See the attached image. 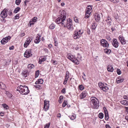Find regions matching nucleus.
Masks as SVG:
<instances>
[{
    "label": "nucleus",
    "mask_w": 128,
    "mask_h": 128,
    "mask_svg": "<svg viewBox=\"0 0 128 128\" xmlns=\"http://www.w3.org/2000/svg\"><path fill=\"white\" fill-rule=\"evenodd\" d=\"M16 90L18 91L20 93L23 95L27 94L29 92L28 87L26 86L20 85L17 88Z\"/></svg>",
    "instance_id": "f257e3e1"
},
{
    "label": "nucleus",
    "mask_w": 128,
    "mask_h": 128,
    "mask_svg": "<svg viewBox=\"0 0 128 128\" xmlns=\"http://www.w3.org/2000/svg\"><path fill=\"white\" fill-rule=\"evenodd\" d=\"M90 103L91 106L94 108H98L99 106L98 100L95 97H91L90 98Z\"/></svg>",
    "instance_id": "f03ea898"
},
{
    "label": "nucleus",
    "mask_w": 128,
    "mask_h": 128,
    "mask_svg": "<svg viewBox=\"0 0 128 128\" xmlns=\"http://www.w3.org/2000/svg\"><path fill=\"white\" fill-rule=\"evenodd\" d=\"M60 13L61 15L56 19L55 20V22L58 24L61 23L62 26H63L64 25V12L63 10H60Z\"/></svg>",
    "instance_id": "7ed1b4c3"
},
{
    "label": "nucleus",
    "mask_w": 128,
    "mask_h": 128,
    "mask_svg": "<svg viewBox=\"0 0 128 128\" xmlns=\"http://www.w3.org/2000/svg\"><path fill=\"white\" fill-rule=\"evenodd\" d=\"M65 26H66L68 29L69 30H72L74 29L72 21L70 18H68L67 20L66 26L64 25V27Z\"/></svg>",
    "instance_id": "20e7f679"
},
{
    "label": "nucleus",
    "mask_w": 128,
    "mask_h": 128,
    "mask_svg": "<svg viewBox=\"0 0 128 128\" xmlns=\"http://www.w3.org/2000/svg\"><path fill=\"white\" fill-rule=\"evenodd\" d=\"M107 84L102 83L101 82H99L98 83V86L101 90L105 92H106L109 89L108 88L107 86Z\"/></svg>",
    "instance_id": "39448f33"
},
{
    "label": "nucleus",
    "mask_w": 128,
    "mask_h": 128,
    "mask_svg": "<svg viewBox=\"0 0 128 128\" xmlns=\"http://www.w3.org/2000/svg\"><path fill=\"white\" fill-rule=\"evenodd\" d=\"M82 34V32H81V30H80L78 32L76 31L74 32L73 36L74 38L76 39L80 38Z\"/></svg>",
    "instance_id": "423d86ee"
},
{
    "label": "nucleus",
    "mask_w": 128,
    "mask_h": 128,
    "mask_svg": "<svg viewBox=\"0 0 128 128\" xmlns=\"http://www.w3.org/2000/svg\"><path fill=\"white\" fill-rule=\"evenodd\" d=\"M100 43L101 46L105 48H108L109 44L107 41L106 40L104 39H102L100 41Z\"/></svg>",
    "instance_id": "0eeeda50"
},
{
    "label": "nucleus",
    "mask_w": 128,
    "mask_h": 128,
    "mask_svg": "<svg viewBox=\"0 0 128 128\" xmlns=\"http://www.w3.org/2000/svg\"><path fill=\"white\" fill-rule=\"evenodd\" d=\"M44 105L43 110L46 111H47L49 109V101L46 100L44 101Z\"/></svg>",
    "instance_id": "6e6552de"
},
{
    "label": "nucleus",
    "mask_w": 128,
    "mask_h": 128,
    "mask_svg": "<svg viewBox=\"0 0 128 128\" xmlns=\"http://www.w3.org/2000/svg\"><path fill=\"white\" fill-rule=\"evenodd\" d=\"M8 10L5 8L1 12L0 16L1 17L4 18L7 16Z\"/></svg>",
    "instance_id": "1a4fd4ad"
},
{
    "label": "nucleus",
    "mask_w": 128,
    "mask_h": 128,
    "mask_svg": "<svg viewBox=\"0 0 128 128\" xmlns=\"http://www.w3.org/2000/svg\"><path fill=\"white\" fill-rule=\"evenodd\" d=\"M11 38V37L9 36L6 37L2 40L1 42L2 44H4L9 41Z\"/></svg>",
    "instance_id": "9d476101"
},
{
    "label": "nucleus",
    "mask_w": 128,
    "mask_h": 128,
    "mask_svg": "<svg viewBox=\"0 0 128 128\" xmlns=\"http://www.w3.org/2000/svg\"><path fill=\"white\" fill-rule=\"evenodd\" d=\"M118 39L122 44H124L126 43V40L125 39L124 37L122 36H120L118 37Z\"/></svg>",
    "instance_id": "9b49d317"
},
{
    "label": "nucleus",
    "mask_w": 128,
    "mask_h": 128,
    "mask_svg": "<svg viewBox=\"0 0 128 128\" xmlns=\"http://www.w3.org/2000/svg\"><path fill=\"white\" fill-rule=\"evenodd\" d=\"M68 58L74 63L76 64H79L78 60L75 58L74 57V56H68Z\"/></svg>",
    "instance_id": "f8f14e48"
},
{
    "label": "nucleus",
    "mask_w": 128,
    "mask_h": 128,
    "mask_svg": "<svg viewBox=\"0 0 128 128\" xmlns=\"http://www.w3.org/2000/svg\"><path fill=\"white\" fill-rule=\"evenodd\" d=\"M32 40V38L31 37H28L24 43V47L26 48L29 44L31 42Z\"/></svg>",
    "instance_id": "ddd939ff"
},
{
    "label": "nucleus",
    "mask_w": 128,
    "mask_h": 128,
    "mask_svg": "<svg viewBox=\"0 0 128 128\" xmlns=\"http://www.w3.org/2000/svg\"><path fill=\"white\" fill-rule=\"evenodd\" d=\"M113 46L115 48H117L119 46V43L116 39L114 38L113 39Z\"/></svg>",
    "instance_id": "4468645a"
},
{
    "label": "nucleus",
    "mask_w": 128,
    "mask_h": 128,
    "mask_svg": "<svg viewBox=\"0 0 128 128\" xmlns=\"http://www.w3.org/2000/svg\"><path fill=\"white\" fill-rule=\"evenodd\" d=\"M87 95V93L86 92V91H83L80 94V98L82 99L85 98Z\"/></svg>",
    "instance_id": "2eb2a0df"
},
{
    "label": "nucleus",
    "mask_w": 128,
    "mask_h": 128,
    "mask_svg": "<svg viewBox=\"0 0 128 128\" xmlns=\"http://www.w3.org/2000/svg\"><path fill=\"white\" fill-rule=\"evenodd\" d=\"M31 50H26L24 53V55L26 56H31L32 54Z\"/></svg>",
    "instance_id": "dca6fc26"
},
{
    "label": "nucleus",
    "mask_w": 128,
    "mask_h": 128,
    "mask_svg": "<svg viewBox=\"0 0 128 128\" xmlns=\"http://www.w3.org/2000/svg\"><path fill=\"white\" fill-rule=\"evenodd\" d=\"M106 22L107 23L108 26H110L111 25V20L109 17H108L105 20Z\"/></svg>",
    "instance_id": "f3484780"
},
{
    "label": "nucleus",
    "mask_w": 128,
    "mask_h": 128,
    "mask_svg": "<svg viewBox=\"0 0 128 128\" xmlns=\"http://www.w3.org/2000/svg\"><path fill=\"white\" fill-rule=\"evenodd\" d=\"M37 35L36 39L34 40V42L36 44H38L40 41V36L38 34Z\"/></svg>",
    "instance_id": "a211bd4d"
},
{
    "label": "nucleus",
    "mask_w": 128,
    "mask_h": 128,
    "mask_svg": "<svg viewBox=\"0 0 128 128\" xmlns=\"http://www.w3.org/2000/svg\"><path fill=\"white\" fill-rule=\"evenodd\" d=\"M94 18L96 22H98L100 18V14H96L94 15Z\"/></svg>",
    "instance_id": "6ab92c4d"
},
{
    "label": "nucleus",
    "mask_w": 128,
    "mask_h": 128,
    "mask_svg": "<svg viewBox=\"0 0 128 128\" xmlns=\"http://www.w3.org/2000/svg\"><path fill=\"white\" fill-rule=\"evenodd\" d=\"M69 72L68 71H67L66 72V75L65 78L64 79V84L67 82L68 80V79L69 78Z\"/></svg>",
    "instance_id": "aec40b11"
},
{
    "label": "nucleus",
    "mask_w": 128,
    "mask_h": 128,
    "mask_svg": "<svg viewBox=\"0 0 128 128\" xmlns=\"http://www.w3.org/2000/svg\"><path fill=\"white\" fill-rule=\"evenodd\" d=\"M108 71L110 72H112L114 70V68L112 66H108L107 67Z\"/></svg>",
    "instance_id": "412c9836"
},
{
    "label": "nucleus",
    "mask_w": 128,
    "mask_h": 128,
    "mask_svg": "<svg viewBox=\"0 0 128 128\" xmlns=\"http://www.w3.org/2000/svg\"><path fill=\"white\" fill-rule=\"evenodd\" d=\"M46 57L42 58V56L40 57L39 59L38 63L41 64L42 62H43L46 60Z\"/></svg>",
    "instance_id": "4be33fe9"
},
{
    "label": "nucleus",
    "mask_w": 128,
    "mask_h": 128,
    "mask_svg": "<svg viewBox=\"0 0 128 128\" xmlns=\"http://www.w3.org/2000/svg\"><path fill=\"white\" fill-rule=\"evenodd\" d=\"M120 102L122 104L126 106L128 105V101L126 100H123Z\"/></svg>",
    "instance_id": "5701e85b"
},
{
    "label": "nucleus",
    "mask_w": 128,
    "mask_h": 128,
    "mask_svg": "<svg viewBox=\"0 0 128 128\" xmlns=\"http://www.w3.org/2000/svg\"><path fill=\"white\" fill-rule=\"evenodd\" d=\"M123 80L124 79L120 77H118L116 80V82L118 84L122 82Z\"/></svg>",
    "instance_id": "b1692460"
},
{
    "label": "nucleus",
    "mask_w": 128,
    "mask_h": 128,
    "mask_svg": "<svg viewBox=\"0 0 128 128\" xmlns=\"http://www.w3.org/2000/svg\"><path fill=\"white\" fill-rule=\"evenodd\" d=\"M97 25L96 23L95 22H93L92 24L91 28L92 30H95L97 26Z\"/></svg>",
    "instance_id": "393cba45"
},
{
    "label": "nucleus",
    "mask_w": 128,
    "mask_h": 128,
    "mask_svg": "<svg viewBox=\"0 0 128 128\" xmlns=\"http://www.w3.org/2000/svg\"><path fill=\"white\" fill-rule=\"evenodd\" d=\"M6 86L5 84L2 82H0V88L2 90H5Z\"/></svg>",
    "instance_id": "a878e982"
},
{
    "label": "nucleus",
    "mask_w": 128,
    "mask_h": 128,
    "mask_svg": "<svg viewBox=\"0 0 128 128\" xmlns=\"http://www.w3.org/2000/svg\"><path fill=\"white\" fill-rule=\"evenodd\" d=\"M91 13V12H88L86 11V14L85 15V18H88L89 16L90 15Z\"/></svg>",
    "instance_id": "bb28decb"
},
{
    "label": "nucleus",
    "mask_w": 128,
    "mask_h": 128,
    "mask_svg": "<svg viewBox=\"0 0 128 128\" xmlns=\"http://www.w3.org/2000/svg\"><path fill=\"white\" fill-rule=\"evenodd\" d=\"M34 66L33 64H29L27 66L28 68L30 70L34 68Z\"/></svg>",
    "instance_id": "cd10ccee"
},
{
    "label": "nucleus",
    "mask_w": 128,
    "mask_h": 128,
    "mask_svg": "<svg viewBox=\"0 0 128 128\" xmlns=\"http://www.w3.org/2000/svg\"><path fill=\"white\" fill-rule=\"evenodd\" d=\"M70 117L71 120H74L76 118V116L75 114H72L71 116H70Z\"/></svg>",
    "instance_id": "c85d7f7f"
},
{
    "label": "nucleus",
    "mask_w": 128,
    "mask_h": 128,
    "mask_svg": "<svg viewBox=\"0 0 128 128\" xmlns=\"http://www.w3.org/2000/svg\"><path fill=\"white\" fill-rule=\"evenodd\" d=\"M92 9V6H88L87 8V10L86 11L89 12H91V10Z\"/></svg>",
    "instance_id": "c756f323"
},
{
    "label": "nucleus",
    "mask_w": 128,
    "mask_h": 128,
    "mask_svg": "<svg viewBox=\"0 0 128 128\" xmlns=\"http://www.w3.org/2000/svg\"><path fill=\"white\" fill-rule=\"evenodd\" d=\"M28 74H27V71L26 70L24 71L22 73V76L24 77H26L27 76Z\"/></svg>",
    "instance_id": "7c9ffc66"
},
{
    "label": "nucleus",
    "mask_w": 128,
    "mask_h": 128,
    "mask_svg": "<svg viewBox=\"0 0 128 128\" xmlns=\"http://www.w3.org/2000/svg\"><path fill=\"white\" fill-rule=\"evenodd\" d=\"M63 96H61L59 98L58 102L60 103H61L63 100Z\"/></svg>",
    "instance_id": "2f4dec72"
},
{
    "label": "nucleus",
    "mask_w": 128,
    "mask_h": 128,
    "mask_svg": "<svg viewBox=\"0 0 128 128\" xmlns=\"http://www.w3.org/2000/svg\"><path fill=\"white\" fill-rule=\"evenodd\" d=\"M111 52V50L109 49H104V52L108 54H109Z\"/></svg>",
    "instance_id": "473e14b6"
},
{
    "label": "nucleus",
    "mask_w": 128,
    "mask_h": 128,
    "mask_svg": "<svg viewBox=\"0 0 128 128\" xmlns=\"http://www.w3.org/2000/svg\"><path fill=\"white\" fill-rule=\"evenodd\" d=\"M3 107L6 110H7L9 108V107L8 105L6 104H2Z\"/></svg>",
    "instance_id": "72a5a7b5"
},
{
    "label": "nucleus",
    "mask_w": 128,
    "mask_h": 128,
    "mask_svg": "<svg viewBox=\"0 0 128 128\" xmlns=\"http://www.w3.org/2000/svg\"><path fill=\"white\" fill-rule=\"evenodd\" d=\"M20 8L19 7H17L16 8L14 11V12L16 13L19 12L20 10Z\"/></svg>",
    "instance_id": "f704fd0d"
},
{
    "label": "nucleus",
    "mask_w": 128,
    "mask_h": 128,
    "mask_svg": "<svg viewBox=\"0 0 128 128\" xmlns=\"http://www.w3.org/2000/svg\"><path fill=\"white\" fill-rule=\"evenodd\" d=\"M103 117L104 114L102 113H100L99 114L98 117L102 119L103 118Z\"/></svg>",
    "instance_id": "c9c22d12"
},
{
    "label": "nucleus",
    "mask_w": 128,
    "mask_h": 128,
    "mask_svg": "<svg viewBox=\"0 0 128 128\" xmlns=\"http://www.w3.org/2000/svg\"><path fill=\"white\" fill-rule=\"evenodd\" d=\"M38 81L39 83V84H42L43 82V80L42 79H40L38 80Z\"/></svg>",
    "instance_id": "e433bc0d"
},
{
    "label": "nucleus",
    "mask_w": 128,
    "mask_h": 128,
    "mask_svg": "<svg viewBox=\"0 0 128 128\" xmlns=\"http://www.w3.org/2000/svg\"><path fill=\"white\" fill-rule=\"evenodd\" d=\"M39 73L40 72L39 70H38L36 72L35 75V78H36L38 77L39 75Z\"/></svg>",
    "instance_id": "4c0bfd02"
},
{
    "label": "nucleus",
    "mask_w": 128,
    "mask_h": 128,
    "mask_svg": "<svg viewBox=\"0 0 128 128\" xmlns=\"http://www.w3.org/2000/svg\"><path fill=\"white\" fill-rule=\"evenodd\" d=\"M55 28L54 25L53 24H51L50 26V28L52 29H53Z\"/></svg>",
    "instance_id": "58836bf2"
},
{
    "label": "nucleus",
    "mask_w": 128,
    "mask_h": 128,
    "mask_svg": "<svg viewBox=\"0 0 128 128\" xmlns=\"http://www.w3.org/2000/svg\"><path fill=\"white\" fill-rule=\"evenodd\" d=\"M78 87L79 90H82L84 89V87L82 85L79 86Z\"/></svg>",
    "instance_id": "ea45409f"
},
{
    "label": "nucleus",
    "mask_w": 128,
    "mask_h": 128,
    "mask_svg": "<svg viewBox=\"0 0 128 128\" xmlns=\"http://www.w3.org/2000/svg\"><path fill=\"white\" fill-rule=\"evenodd\" d=\"M37 18L36 17H34L32 20V22L35 23L36 21Z\"/></svg>",
    "instance_id": "a19ab883"
},
{
    "label": "nucleus",
    "mask_w": 128,
    "mask_h": 128,
    "mask_svg": "<svg viewBox=\"0 0 128 128\" xmlns=\"http://www.w3.org/2000/svg\"><path fill=\"white\" fill-rule=\"evenodd\" d=\"M34 86L35 88H37L38 89H39L40 88H41L40 86V85H34Z\"/></svg>",
    "instance_id": "79ce46f5"
},
{
    "label": "nucleus",
    "mask_w": 128,
    "mask_h": 128,
    "mask_svg": "<svg viewBox=\"0 0 128 128\" xmlns=\"http://www.w3.org/2000/svg\"><path fill=\"white\" fill-rule=\"evenodd\" d=\"M21 1V0H16V1L15 3L17 5L20 4Z\"/></svg>",
    "instance_id": "37998d69"
},
{
    "label": "nucleus",
    "mask_w": 128,
    "mask_h": 128,
    "mask_svg": "<svg viewBox=\"0 0 128 128\" xmlns=\"http://www.w3.org/2000/svg\"><path fill=\"white\" fill-rule=\"evenodd\" d=\"M50 122L46 124V126H45L44 128H49L50 125Z\"/></svg>",
    "instance_id": "c03bdc74"
},
{
    "label": "nucleus",
    "mask_w": 128,
    "mask_h": 128,
    "mask_svg": "<svg viewBox=\"0 0 128 128\" xmlns=\"http://www.w3.org/2000/svg\"><path fill=\"white\" fill-rule=\"evenodd\" d=\"M116 72L117 74L118 75H120L121 73V72L120 70L118 68L117 69Z\"/></svg>",
    "instance_id": "a18cd8bd"
},
{
    "label": "nucleus",
    "mask_w": 128,
    "mask_h": 128,
    "mask_svg": "<svg viewBox=\"0 0 128 128\" xmlns=\"http://www.w3.org/2000/svg\"><path fill=\"white\" fill-rule=\"evenodd\" d=\"M51 62L54 64V65H56L57 64V62L56 61H54L53 60H51Z\"/></svg>",
    "instance_id": "49530a36"
},
{
    "label": "nucleus",
    "mask_w": 128,
    "mask_h": 128,
    "mask_svg": "<svg viewBox=\"0 0 128 128\" xmlns=\"http://www.w3.org/2000/svg\"><path fill=\"white\" fill-rule=\"evenodd\" d=\"M108 115L105 116V118L106 120H107L108 119Z\"/></svg>",
    "instance_id": "de8ad7c7"
},
{
    "label": "nucleus",
    "mask_w": 128,
    "mask_h": 128,
    "mask_svg": "<svg viewBox=\"0 0 128 128\" xmlns=\"http://www.w3.org/2000/svg\"><path fill=\"white\" fill-rule=\"evenodd\" d=\"M110 0L111 1L115 3H117L118 2V0Z\"/></svg>",
    "instance_id": "09e8293b"
},
{
    "label": "nucleus",
    "mask_w": 128,
    "mask_h": 128,
    "mask_svg": "<svg viewBox=\"0 0 128 128\" xmlns=\"http://www.w3.org/2000/svg\"><path fill=\"white\" fill-rule=\"evenodd\" d=\"M34 22H32V21H30L29 22V25H30V26H31V25H33V24H34Z\"/></svg>",
    "instance_id": "8fccbe9b"
},
{
    "label": "nucleus",
    "mask_w": 128,
    "mask_h": 128,
    "mask_svg": "<svg viewBox=\"0 0 128 128\" xmlns=\"http://www.w3.org/2000/svg\"><path fill=\"white\" fill-rule=\"evenodd\" d=\"M25 35V34L24 32L22 33L20 35V37H22Z\"/></svg>",
    "instance_id": "3c124183"
},
{
    "label": "nucleus",
    "mask_w": 128,
    "mask_h": 128,
    "mask_svg": "<svg viewBox=\"0 0 128 128\" xmlns=\"http://www.w3.org/2000/svg\"><path fill=\"white\" fill-rule=\"evenodd\" d=\"M7 96L9 97L10 98H11L12 97V95L10 93H8Z\"/></svg>",
    "instance_id": "603ef678"
},
{
    "label": "nucleus",
    "mask_w": 128,
    "mask_h": 128,
    "mask_svg": "<svg viewBox=\"0 0 128 128\" xmlns=\"http://www.w3.org/2000/svg\"><path fill=\"white\" fill-rule=\"evenodd\" d=\"M19 15L17 14L15 16V18L16 19H18L19 18Z\"/></svg>",
    "instance_id": "864d4df0"
},
{
    "label": "nucleus",
    "mask_w": 128,
    "mask_h": 128,
    "mask_svg": "<svg viewBox=\"0 0 128 128\" xmlns=\"http://www.w3.org/2000/svg\"><path fill=\"white\" fill-rule=\"evenodd\" d=\"M106 128H111L110 126L108 124H106L105 126Z\"/></svg>",
    "instance_id": "5fc2aeb1"
},
{
    "label": "nucleus",
    "mask_w": 128,
    "mask_h": 128,
    "mask_svg": "<svg viewBox=\"0 0 128 128\" xmlns=\"http://www.w3.org/2000/svg\"><path fill=\"white\" fill-rule=\"evenodd\" d=\"M124 98L125 100H128V97L126 96H125V95H124Z\"/></svg>",
    "instance_id": "6e6d98bb"
},
{
    "label": "nucleus",
    "mask_w": 128,
    "mask_h": 128,
    "mask_svg": "<svg viewBox=\"0 0 128 128\" xmlns=\"http://www.w3.org/2000/svg\"><path fill=\"white\" fill-rule=\"evenodd\" d=\"M4 115V112H1L0 113V116H3Z\"/></svg>",
    "instance_id": "4d7b16f0"
},
{
    "label": "nucleus",
    "mask_w": 128,
    "mask_h": 128,
    "mask_svg": "<svg viewBox=\"0 0 128 128\" xmlns=\"http://www.w3.org/2000/svg\"><path fill=\"white\" fill-rule=\"evenodd\" d=\"M12 14V11L11 10H9L8 11V14L9 15H10Z\"/></svg>",
    "instance_id": "13d9d810"
},
{
    "label": "nucleus",
    "mask_w": 128,
    "mask_h": 128,
    "mask_svg": "<svg viewBox=\"0 0 128 128\" xmlns=\"http://www.w3.org/2000/svg\"><path fill=\"white\" fill-rule=\"evenodd\" d=\"M68 104V102L66 100L65 101L64 100V107L66 105H67Z\"/></svg>",
    "instance_id": "bf43d9fd"
},
{
    "label": "nucleus",
    "mask_w": 128,
    "mask_h": 128,
    "mask_svg": "<svg viewBox=\"0 0 128 128\" xmlns=\"http://www.w3.org/2000/svg\"><path fill=\"white\" fill-rule=\"evenodd\" d=\"M74 20L75 22H78V20L76 18H74Z\"/></svg>",
    "instance_id": "052dcab7"
},
{
    "label": "nucleus",
    "mask_w": 128,
    "mask_h": 128,
    "mask_svg": "<svg viewBox=\"0 0 128 128\" xmlns=\"http://www.w3.org/2000/svg\"><path fill=\"white\" fill-rule=\"evenodd\" d=\"M57 116L58 118H60L61 117V114H57Z\"/></svg>",
    "instance_id": "680f3d73"
},
{
    "label": "nucleus",
    "mask_w": 128,
    "mask_h": 128,
    "mask_svg": "<svg viewBox=\"0 0 128 128\" xmlns=\"http://www.w3.org/2000/svg\"><path fill=\"white\" fill-rule=\"evenodd\" d=\"M106 114L107 115H108V112L107 111H106L104 112V114L105 116L106 115Z\"/></svg>",
    "instance_id": "e2e57ef3"
},
{
    "label": "nucleus",
    "mask_w": 128,
    "mask_h": 128,
    "mask_svg": "<svg viewBox=\"0 0 128 128\" xmlns=\"http://www.w3.org/2000/svg\"><path fill=\"white\" fill-rule=\"evenodd\" d=\"M54 45L56 46H58V43L56 41H55Z\"/></svg>",
    "instance_id": "0e129e2a"
},
{
    "label": "nucleus",
    "mask_w": 128,
    "mask_h": 128,
    "mask_svg": "<svg viewBox=\"0 0 128 128\" xmlns=\"http://www.w3.org/2000/svg\"><path fill=\"white\" fill-rule=\"evenodd\" d=\"M13 48H14V46H13L11 47H10L9 48V49L10 50H12L13 49Z\"/></svg>",
    "instance_id": "69168bd1"
},
{
    "label": "nucleus",
    "mask_w": 128,
    "mask_h": 128,
    "mask_svg": "<svg viewBox=\"0 0 128 128\" xmlns=\"http://www.w3.org/2000/svg\"><path fill=\"white\" fill-rule=\"evenodd\" d=\"M87 33L88 34H90V30L88 29L87 30Z\"/></svg>",
    "instance_id": "338daca9"
},
{
    "label": "nucleus",
    "mask_w": 128,
    "mask_h": 128,
    "mask_svg": "<svg viewBox=\"0 0 128 128\" xmlns=\"http://www.w3.org/2000/svg\"><path fill=\"white\" fill-rule=\"evenodd\" d=\"M124 108L126 109V111L128 112V107H125Z\"/></svg>",
    "instance_id": "774afa93"
}]
</instances>
